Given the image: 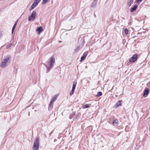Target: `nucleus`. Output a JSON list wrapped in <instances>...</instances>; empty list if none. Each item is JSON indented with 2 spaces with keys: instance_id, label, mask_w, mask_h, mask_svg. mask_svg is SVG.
Returning <instances> with one entry per match:
<instances>
[{
  "instance_id": "obj_1",
  "label": "nucleus",
  "mask_w": 150,
  "mask_h": 150,
  "mask_svg": "<svg viewBox=\"0 0 150 150\" xmlns=\"http://www.w3.org/2000/svg\"><path fill=\"white\" fill-rule=\"evenodd\" d=\"M55 61V58L54 56H52L50 60L47 62V64L45 63L43 64L47 68L46 73L49 72L50 70L53 67Z\"/></svg>"
},
{
  "instance_id": "obj_2",
  "label": "nucleus",
  "mask_w": 150,
  "mask_h": 150,
  "mask_svg": "<svg viewBox=\"0 0 150 150\" xmlns=\"http://www.w3.org/2000/svg\"><path fill=\"white\" fill-rule=\"evenodd\" d=\"M11 57L8 55L4 57L1 60L0 67L1 68H4L8 65L11 62Z\"/></svg>"
},
{
  "instance_id": "obj_3",
  "label": "nucleus",
  "mask_w": 150,
  "mask_h": 150,
  "mask_svg": "<svg viewBox=\"0 0 150 150\" xmlns=\"http://www.w3.org/2000/svg\"><path fill=\"white\" fill-rule=\"evenodd\" d=\"M39 139L36 137L35 138L33 146L32 147V149L33 150H38L39 146Z\"/></svg>"
},
{
  "instance_id": "obj_4",
  "label": "nucleus",
  "mask_w": 150,
  "mask_h": 150,
  "mask_svg": "<svg viewBox=\"0 0 150 150\" xmlns=\"http://www.w3.org/2000/svg\"><path fill=\"white\" fill-rule=\"evenodd\" d=\"M37 16L36 12L35 11H33L31 14V16L28 17L29 21H33L35 19Z\"/></svg>"
},
{
  "instance_id": "obj_5",
  "label": "nucleus",
  "mask_w": 150,
  "mask_h": 150,
  "mask_svg": "<svg viewBox=\"0 0 150 150\" xmlns=\"http://www.w3.org/2000/svg\"><path fill=\"white\" fill-rule=\"evenodd\" d=\"M137 57L138 55L137 54H134L132 57L129 59V62L131 63L134 62L137 60Z\"/></svg>"
},
{
  "instance_id": "obj_6",
  "label": "nucleus",
  "mask_w": 150,
  "mask_h": 150,
  "mask_svg": "<svg viewBox=\"0 0 150 150\" xmlns=\"http://www.w3.org/2000/svg\"><path fill=\"white\" fill-rule=\"evenodd\" d=\"M149 93V90L148 88L145 89L144 91L143 96L144 97H146Z\"/></svg>"
},
{
  "instance_id": "obj_7",
  "label": "nucleus",
  "mask_w": 150,
  "mask_h": 150,
  "mask_svg": "<svg viewBox=\"0 0 150 150\" xmlns=\"http://www.w3.org/2000/svg\"><path fill=\"white\" fill-rule=\"evenodd\" d=\"M88 53V52H86L83 54V55L81 58L80 62L82 61L85 59Z\"/></svg>"
},
{
  "instance_id": "obj_8",
  "label": "nucleus",
  "mask_w": 150,
  "mask_h": 150,
  "mask_svg": "<svg viewBox=\"0 0 150 150\" xmlns=\"http://www.w3.org/2000/svg\"><path fill=\"white\" fill-rule=\"evenodd\" d=\"M137 7L138 6L137 4L135 5L133 7H132L130 8V12H133L134 11H135L136 10Z\"/></svg>"
},
{
  "instance_id": "obj_9",
  "label": "nucleus",
  "mask_w": 150,
  "mask_h": 150,
  "mask_svg": "<svg viewBox=\"0 0 150 150\" xmlns=\"http://www.w3.org/2000/svg\"><path fill=\"white\" fill-rule=\"evenodd\" d=\"M36 31L38 32V34L40 33L43 31L42 27V26H40L37 29Z\"/></svg>"
},
{
  "instance_id": "obj_10",
  "label": "nucleus",
  "mask_w": 150,
  "mask_h": 150,
  "mask_svg": "<svg viewBox=\"0 0 150 150\" xmlns=\"http://www.w3.org/2000/svg\"><path fill=\"white\" fill-rule=\"evenodd\" d=\"M37 5L35 3H33L32 5L30 6L29 10H31L33 9Z\"/></svg>"
},
{
  "instance_id": "obj_11",
  "label": "nucleus",
  "mask_w": 150,
  "mask_h": 150,
  "mask_svg": "<svg viewBox=\"0 0 150 150\" xmlns=\"http://www.w3.org/2000/svg\"><path fill=\"white\" fill-rule=\"evenodd\" d=\"M97 3V1L96 0H94L92 3L91 5V7L92 8L95 7Z\"/></svg>"
},
{
  "instance_id": "obj_12",
  "label": "nucleus",
  "mask_w": 150,
  "mask_h": 150,
  "mask_svg": "<svg viewBox=\"0 0 150 150\" xmlns=\"http://www.w3.org/2000/svg\"><path fill=\"white\" fill-rule=\"evenodd\" d=\"M53 103H52V102H50V104L49 105V106H48L49 110H51L53 108Z\"/></svg>"
},
{
  "instance_id": "obj_13",
  "label": "nucleus",
  "mask_w": 150,
  "mask_h": 150,
  "mask_svg": "<svg viewBox=\"0 0 150 150\" xmlns=\"http://www.w3.org/2000/svg\"><path fill=\"white\" fill-rule=\"evenodd\" d=\"M118 120L117 119L113 120L112 121V124L114 126H117L118 124Z\"/></svg>"
},
{
  "instance_id": "obj_14",
  "label": "nucleus",
  "mask_w": 150,
  "mask_h": 150,
  "mask_svg": "<svg viewBox=\"0 0 150 150\" xmlns=\"http://www.w3.org/2000/svg\"><path fill=\"white\" fill-rule=\"evenodd\" d=\"M57 97V96L56 95L54 96V97L52 98L50 102H52V103H53L56 99Z\"/></svg>"
},
{
  "instance_id": "obj_15",
  "label": "nucleus",
  "mask_w": 150,
  "mask_h": 150,
  "mask_svg": "<svg viewBox=\"0 0 150 150\" xmlns=\"http://www.w3.org/2000/svg\"><path fill=\"white\" fill-rule=\"evenodd\" d=\"M76 84V82L75 81L74 82L73 85L72 90L75 91Z\"/></svg>"
},
{
  "instance_id": "obj_16",
  "label": "nucleus",
  "mask_w": 150,
  "mask_h": 150,
  "mask_svg": "<svg viewBox=\"0 0 150 150\" xmlns=\"http://www.w3.org/2000/svg\"><path fill=\"white\" fill-rule=\"evenodd\" d=\"M133 2V0H129L127 2V5L129 7H130L131 4Z\"/></svg>"
},
{
  "instance_id": "obj_17",
  "label": "nucleus",
  "mask_w": 150,
  "mask_h": 150,
  "mask_svg": "<svg viewBox=\"0 0 150 150\" xmlns=\"http://www.w3.org/2000/svg\"><path fill=\"white\" fill-rule=\"evenodd\" d=\"M102 95V92L100 91H99L98 92L97 94L96 95V97H99L101 96Z\"/></svg>"
},
{
  "instance_id": "obj_18",
  "label": "nucleus",
  "mask_w": 150,
  "mask_h": 150,
  "mask_svg": "<svg viewBox=\"0 0 150 150\" xmlns=\"http://www.w3.org/2000/svg\"><path fill=\"white\" fill-rule=\"evenodd\" d=\"M80 48V45L78 46L74 50L75 52H78Z\"/></svg>"
},
{
  "instance_id": "obj_19",
  "label": "nucleus",
  "mask_w": 150,
  "mask_h": 150,
  "mask_svg": "<svg viewBox=\"0 0 150 150\" xmlns=\"http://www.w3.org/2000/svg\"><path fill=\"white\" fill-rule=\"evenodd\" d=\"M121 105V102L120 101H119L117 102L116 104V105L117 107H118Z\"/></svg>"
},
{
  "instance_id": "obj_20",
  "label": "nucleus",
  "mask_w": 150,
  "mask_h": 150,
  "mask_svg": "<svg viewBox=\"0 0 150 150\" xmlns=\"http://www.w3.org/2000/svg\"><path fill=\"white\" fill-rule=\"evenodd\" d=\"M48 0H43L42 2L41 3L43 5L46 3Z\"/></svg>"
},
{
  "instance_id": "obj_21",
  "label": "nucleus",
  "mask_w": 150,
  "mask_h": 150,
  "mask_svg": "<svg viewBox=\"0 0 150 150\" xmlns=\"http://www.w3.org/2000/svg\"><path fill=\"white\" fill-rule=\"evenodd\" d=\"M124 32L126 35H127L128 34V30L127 28L125 29L124 30Z\"/></svg>"
},
{
  "instance_id": "obj_22",
  "label": "nucleus",
  "mask_w": 150,
  "mask_h": 150,
  "mask_svg": "<svg viewBox=\"0 0 150 150\" xmlns=\"http://www.w3.org/2000/svg\"><path fill=\"white\" fill-rule=\"evenodd\" d=\"M12 45V44L11 43H10L6 47V48L7 49H8L9 47H10Z\"/></svg>"
},
{
  "instance_id": "obj_23",
  "label": "nucleus",
  "mask_w": 150,
  "mask_h": 150,
  "mask_svg": "<svg viewBox=\"0 0 150 150\" xmlns=\"http://www.w3.org/2000/svg\"><path fill=\"white\" fill-rule=\"evenodd\" d=\"M83 107L84 108H89V106L88 104H86L83 106Z\"/></svg>"
},
{
  "instance_id": "obj_24",
  "label": "nucleus",
  "mask_w": 150,
  "mask_h": 150,
  "mask_svg": "<svg viewBox=\"0 0 150 150\" xmlns=\"http://www.w3.org/2000/svg\"><path fill=\"white\" fill-rule=\"evenodd\" d=\"M40 2V1H39L38 0H35L34 3H35V4H36L37 5Z\"/></svg>"
},
{
  "instance_id": "obj_25",
  "label": "nucleus",
  "mask_w": 150,
  "mask_h": 150,
  "mask_svg": "<svg viewBox=\"0 0 150 150\" xmlns=\"http://www.w3.org/2000/svg\"><path fill=\"white\" fill-rule=\"evenodd\" d=\"M74 91V90H72L71 92H70L69 93L70 95V96H71V95H72L73 94Z\"/></svg>"
},
{
  "instance_id": "obj_26",
  "label": "nucleus",
  "mask_w": 150,
  "mask_h": 150,
  "mask_svg": "<svg viewBox=\"0 0 150 150\" xmlns=\"http://www.w3.org/2000/svg\"><path fill=\"white\" fill-rule=\"evenodd\" d=\"M15 28V27H13L12 28V31H11V33L12 34H13V32H14V31Z\"/></svg>"
},
{
  "instance_id": "obj_27",
  "label": "nucleus",
  "mask_w": 150,
  "mask_h": 150,
  "mask_svg": "<svg viewBox=\"0 0 150 150\" xmlns=\"http://www.w3.org/2000/svg\"><path fill=\"white\" fill-rule=\"evenodd\" d=\"M18 21V20H17L16 21L15 23L14 24V25L13 26V27H16V25H17V23Z\"/></svg>"
},
{
  "instance_id": "obj_28",
  "label": "nucleus",
  "mask_w": 150,
  "mask_h": 150,
  "mask_svg": "<svg viewBox=\"0 0 150 150\" xmlns=\"http://www.w3.org/2000/svg\"><path fill=\"white\" fill-rule=\"evenodd\" d=\"M75 115V114H74L72 115H70V116H69V118L70 119H71L72 117H73L74 116V115Z\"/></svg>"
},
{
  "instance_id": "obj_29",
  "label": "nucleus",
  "mask_w": 150,
  "mask_h": 150,
  "mask_svg": "<svg viewBox=\"0 0 150 150\" xmlns=\"http://www.w3.org/2000/svg\"><path fill=\"white\" fill-rule=\"evenodd\" d=\"M142 1V0H136V1L138 3H140V2H141Z\"/></svg>"
},
{
  "instance_id": "obj_30",
  "label": "nucleus",
  "mask_w": 150,
  "mask_h": 150,
  "mask_svg": "<svg viewBox=\"0 0 150 150\" xmlns=\"http://www.w3.org/2000/svg\"><path fill=\"white\" fill-rule=\"evenodd\" d=\"M61 42V41H59V42Z\"/></svg>"
},
{
  "instance_id": "obj_31",
  "label": "nucleus",
  "mask_w": 150,
  "mask_h": 150,
  "mask_svg": "<svg viewBox=\"0 0 150 150\" xmlns=\"http://www.w3.org/2000/svg\"><path fill=\"white\" fill-rule=\"evenodd\" d=\"M39 1H40V0H38Z\"/></svg>"
}]
</instances>
